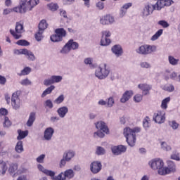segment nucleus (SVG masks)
<instances>
[{"instance_id":"obj_22","label":"nucleus","mask_w":180,"mask_h":180,"mask_svg":"<svg viewBox=\"0 0 180 180\" xmlns=\"http://www.w3.org/2000/svg\"><path fill=\"white\" fill-rule=\"evenodd\" d=\"M38 169L45 174V175H47L48 176H54L56 175V172H54L52 170H49L47 169H45L44 167L41 165H38Z\"/></svg>"},{"instance_id":"obj_17","label":"nucleus","mask_w":180,"mask_h":180,"mask_svg":"<svg viewBox=\"0 0 180 180\" xmlns=\"http://www.w3.org/2000/svg\"><path fill=\"white\" fill-rule=\"evenodd\" d=\"M153 120L155 122V123L161 124L165 122V117L161 114V111H158V112L154 113Z\"/></svg>"},{"instance_id":"obj_1","label":"nucleus","mask_w":180,"mask_h":180,"mask_svg":"<svg viewBox=\"0 0 180 180\" xmlns=\"http://www.w3.org/2000/svg\"><path fill=\"white\" fill-rule=\"evenodd\" d=\"M141 129L139 127H135L133 129L127 127L124 129V136L126 137L127 143L130 147H134L136 146V133H140Z\"/></svg>"},{"instance_id":"obj_43","label":"nucleus","mask_w":180,"mask_h":180,"mask_svg":"<svg viewBox=\"0 0 180 180\" xmlns=\"http://www.w3.org/2000/svg\"><path fill=\"white\" fill-rule=\"evenodd\" d=\"M94 139H98V137H99V139H103V137H105V132L98 130L94 133Z\"/></svg>"},{"instance_id":"obj_41","label":"nucleus","mask_w":180,"mask_h":180,"mask_svg":"<svg viewBox=\"0 0 180 180\" xmlns=\"http://www.w3.org/2000/svg\"><path fill=\"white\" fill-rule=\"evenodd\" d=\"M162 32H164V30L160 29L150 39L152 41H155L162 34Z\"/></svg>"},{"instance_id":"obj_56","label":"nucleus","mask_w":180,"mask_h":180,"mask_svg":"<svg viewBox=\"0 0 180 180\" xmlns=\"http://www.w3.org/2000/svg\"><path fill=\"white\" fill-rule=\"evenodd\" d=\"M20 84H21V85L27 86V85H32V82L29 79L26 78V79H22L20 82Z\"/></svg>"},{"instance_id":"obj_29","label":"nucleus","mask_w":180,"mask_h":180,"mask_svg":"<svg viewBox=\"0 0 180 180\" xmlns=\"http://www.w3.org/2000/svg\"><path fill=\"white\" fill-rule=\"evenodd\" d=\"M16 171H18V164L12 163L8 169V172L10 175H11L12 176H15V175L16 174Z\"/></svg>"},{"instance_id":"obj_25","label":"nucleus","mask_w":180,"mask_h":180,"mask_svg":"<svg viewBox=\"0 0 180 180\" xmlns=\"http://www.w3.org/2000/svg\"><path fill=\"white\" fill-rule=\"evenodd\" d=\"M8 171V165H6V162L4 160H0V175H5Z\"/></svg>"},{"instance_id":"obj_30","label":"nucleus","mask_w":180,"mask_h":180,"mask_svg":"<svg viewBox=\"0 0 180 180\" xmlns=\"http://www.w3.org/2000/svg\"><path fill=\"white\" fill-rule=\"evenodd\" d=\"M56 89V86L54 85H51L49 87L46 89L45 91H43L41 94V98H45V96H47V95H50Z\"/></svg>"},{"instance_id":"obj_24","label":"nucleus","mask_w":180,"mask_h":180,"mask_svg":"<svg viewBox=\"0 0 180 180\" xmlns=\"http://www.w3.org/2000/svg\"><path fill=\"white\" fill-rule=\"evenodd\" d=\"M34 120H36V112H32L30 113L29 119L27 122V126L28 127H32V126H33V123H34Z\"/></svg>"},{"instance_id":"obj_36","label":"nucleus","mask_w":180,"mask_h":180,"mask_svg":"<svg viewBox=\"0 0 180 180\" xmlns=\"http://www.w3.org/2000/svg\"><path fill=\"white\" fill-rule=\"evenodd\" d=\"M138 88L141 91H151V88H153V86L147 84H140L138 85Z\"/></svg>"},{"instance_id":"obj_47","label":"nucleus","mask_w":180,"mask_h":180,"mask_svg":"<svg viewBox=\"0 0 180 180\" xmlns=\"http://www.w3.org/2000/svg\"><path fill=\"white\" fill-rule=\"evenodd\" d=\"M169 126H170L171 128L173 129V130H176L178 127H179V124L176 122V121L173 120V121H169Z\"/></svg>"},{"instance_id":"obj_54","label":"nucleus","mask_w":180,"mask_h":180,"mask_svg":"<svg viewBox=\"0 0 180 180\" xmlns=\"http://www.w3.org/2000/svg\"><path fill=\"white\" fill-rule=\"evenodd\" d=\"M134 101L136 103H140L143 101V96L141 94H136L134 96Z\"/></svg>"},{"instance_id":"obj_26","label":"nucleus","mask_w":180,"mask_h":180,"mask_svg":"<svg viewBox=\"0 0 180 180\" xmlns=\"http://www.w3.org/2000/svg\"><path fill=\"white\" fill-rule=\"evenodd\" d=\"M24 56H26V57H27V60H29L30 61H34L36 60V56H34L33 52L27 49H25V50L24 51Z\"/></svg>"},{"instance_id":"obj_3","label":"nucleus","mask_w":180,"mask_h":180,"mask_svg":"<svg viewBox=\"0 0 180 180\" xmlns=\"http://www.w3.org/2000/svg\"><path fill=\"white\" fill-rule=\"evenodd\" d=\"M136 51L138 54L147 56L151 54V53H155L157 51V46L155 45H142Z\"/></svg>"},{"instance_id":"obj_55","label":"nucleus","mask_w":180,"mask_h":180,"mask_svg":"<svg viewBox=\"0 0 180 180\" xmlns=\"http://www.w3.org/2000/svg\"><path fill=\"white\" fill-rule=\"evenodd\" d=\"M161 147L165 151H170L171 146H168L165 142L161 143Z\"/></svg>"},{"instance_id":"obj_11","label":"nucleus","mask_w":180,"mask_h":180,"mask_svg":"<svg viewBox=\"0 0 180 180\" xmlns=\"http://www.w3.org/2000/svg\"><path fill=\"white\" fill-rule=\"evenodd\" d=\"M127 150V147L123 145H118L117 146H114L111 148V151L114 155H120V154H123V153H126Z\"/></svg>"},{"instance_id":"obj_10","label":"nucleus","mask_w":180,"mask_h":180,"mask_svg":"<svg viewBox=\"0 0 180 180\" xmlns=\"http://www.w3.org/2000/svg\"><path fill=\"white\" fill-rule=\"evenodd\" d=\"M90 171L92 174H98L102 171V162L99 161H94L90 164Z\"/></svg>"},{"instance_id":"obj_18","label":"nucleus","mask_w":180,"mask_h":180,"mask_svg":"<svg viewBox=\"0 0 180 180\" xmlns=\"http://www.w3.org/2000/svg\"><path fill=\"white\" fill-rule=\"evenodd\" d=\"M53 134H54V129H53V127H48L44 131V139L46 140V141H50Z\"/></svg>"},{"instance_id":"obj_48","label":"nucleus","mask_w":180,"mask_h":180,"mask_svg":"<svg viewBox=\"0 0 180 180\" xmlns=\"http://www.w3.org/2000/svg\"><path fill=\"white\" fill-rule=\"evenodd\" d=\"M16 44H18V46H30V42L25 39H20L16 42Z\"/></svg>"},{"instance_id":"obj_27","label":"nucleus","mask_w":180,"mask_h":180,"mask_svg":"<svg viewBox=\"0 0 180 180\" xmlns=\"http://www.w3.org/2000/svg\"><path fill=\"white\" fill-rule=\"evenodd\" d=\"M39 0H30L28 2L25 3V6H27L29 11H32L34 6L38 5Z\"/></svg>"},{"instance_id":"obj_33","label":"nucleus","mask_w":180,"mask_h":180,"mask_svg":"<svg viewBox=\"0 0 180 180\" xmlns=\"http://www.w3.org/2000/svg\"><path fill=\"white\" fill-rule=\"evenodd\" d=\"M47 26H49V24L46 21V20H42L40 21L38 25V30L41 32H44V30L47 28Z\"/></svg>"},{"instance_id":"obj_6","label":"nucleus","mask_w":180,"mask_h":180,"mask_svg":"<svg viewBox=\"0 0 180 180\" xmlns=\"http://www.w3.org/2000/svg\"><path fill=\"white\" fill-rule=\"evenodd\" d=\"M20 94H22L21 91H17L12 94L11 105L13 106V109L15 110H19V109H20V106L22 105L20 98H19Z\"/></svg>"},{"instance_id":"obj_60","label":"nucleus","mask_w":180,"mask_h":180,"mask_svg":"<svg viewBox=\"0 0 180 180\" xmlns=\"http://www.w3.org/2000/svg\"><path fill=\"white\" fill-rule=\"evenodd\" d=\"M45 106L49 109H53L54 105H53V101H51L50 99H48L45 101Z\"/></svg>"},{"instance_id":"obj_2","label":"nucleus","mask_w":180,"mask_h":180,"mask_svg":"<svg viewBox=\"0 0 180 180\" xmlns=\"http://www.w3.org/2000/svg\"><path fill=\"white\" fill-rule=\"evenodd\" d=\"M27 0H20L19 6L13 8H6L4 10L3 15H9L11 12L16 13H26L27 12V6H26Z\"/></svg>"},{"instance_id":"obj_16","label":"nucleus","mask_w":180,"mask_h":180,"mask_svg":"<svg viewBox=\"0 0 180 180\" xmlns=\"http://www.w3.org/2000/svg\"><path fill=\"white\" fill-rule=\"evenodd\" d=\"M111 51L116 57H122L123 56V48L119 44L114 45L111 49Z\"/></svg>"},{"instance_id":"obj_28","label":"nucleus","mask_w":180,"mask_h":180,"mask_svg":"<svg viewBox=\"0 0 180 180\" xmlns=\"http://www.w3.org/2000/svg\"><path fill=\"white\" fill-rule=\"evenodd\" d=\"M18 136H17V140H23L25 137H27L29 134V131H22V129L18 130Z\"/></svg>"},{"instance_id":"obj_5","label":"nucleus","mask_w":180,"mask_h":180,"mask_svg":"<svg viewBox=\"0 0 180 180\" xmlns=\"http://www.w3.org/2000/svg\"><path fill=\"white\" fill-rule=\"evenodd\" d=\"M110 73V70L107 67L106 64L103 65V68L98 67L96 69L95 75L98 79H105L109 74Z\"/></svg>"},{"instance_id":"obj_14","label":"nucleus","mask_w":180,"mask_h":180,"mask_svg":"<svg viewBox=\"0 0 180 180\" xmlns=\"http://www.w3.org/2000/svg\"><path fill=\"white\" fill-rule=\"evenodd\" d=\"M178 73L176 72H172L170 70H166L164 73L165 81H169V79L172 81H176Z\"/></svg>"},{"instance_id":"obj_35","label":"nucleus","mask_w":180,"mask_h":180,"mask_svg":"<svg viewBox=\"0 0 180 180\" xmlns=\"http://www.w3.org/2000/svg\"><path fill=\"white\" fill-rule=\"evenodd\" d=\"M95 154L96 155H105L106 154V150L102 146H97Z\"/></svg>"},{"instance_id":"obj_15","label":"nucleus","mask_w":180,"mask_h":180,"mask_svg":"<svg viewBox=\"0 0 180 180\" xmlns=\"http://www.w3.org/2000/svg\"><path fill=\"white\" fill-rule=\"evenodd\" d=\"M172 4H174L172 0H158L156 2L158 11H161L165 6H171Z\"/></svg>"},{"instance_id":"obj_20","label":"nucleus","mask_w":180,"mask_h":180,"mask_svg":"<svg viewBox=\"0 0 180 180\" xmlns=\"http://www.w3.org/2000/svg\"><path fill=\"white\" fill-rule=\"evenodd\" d=\"M57 113L61 119H64L68 113V107L67 106H62L57 110Z\"/></svg>"},{"instance_id":"obj_13","label":"nucleus","mask_w":180,"mask_h":180,"mask_svg":"<svg viewBox=\"0 0 180 180\" xmlns=\"http://www.w3.org/2000/svg\"><path fill=\"white\" fill-rule=\"evenodd\" d=\"M95 126L97 130H100L101 131L105 133V134H109V128L105 122L98 121L95 123Z\"/></svg>"},{"instance_id":"obj_49","label":"nucleus","mask_w":180,"mask_h":180,"mask_svg":"<svg viewBox=\"0 0 180 180\" xmlns=\"http://www.w3.org/2000/svg\"><path fill=\"white\" fill-rule=\"evenodd\" d=\"M48 8H49L50 11L52 12H56L58 9V5L57 4H48Z\"/></svg>"},{"instance_id":"obj_37","label":"nucleus","mask_w":180,"mask_h":180,"mask_svg":"<svg viewBox=\"0 0 180 180\" xmlns=\"http://www.w3.org/2000/svg\"><path fill=\"white\" fill-rule=\"evenodd\" d=\"M110 43H111L110 39L106 38L105 37H101L100 46H109Z\"/></svg>"},{"instance_id":"obj_58","label":"nucleus","mask_w":180,"mask_h":180,"mask_svg":"<svg viewBox=\"0 0 180 180\" xmlns=\"http://www.w3.org/2000/svg\"><path fill=\"white\" fill-rule=\"evenodd\" d=\"M4 127H10L11 126V121L8 117H4V122L3 124Z\"/></svg>"},{"instance_id":"obj_42","label":"nucleus","mask_w":180,"mask_h":180,"mask_svg":"<svg viewBox=\"0 0 180 180\" xmlns=\"http://www.w3.org/2000/svg\"><path fill=\"white\" fill-rule=\"evenodd\" d=\"M169 101H171V97H167L162 100V104H161L162 109H167V108H168L167 105Z\"/></svg>"},{"instance_id":"obj_53","label":"nucleus","mask_w":180,"mask_h":180,"mask_svg":"<svg viewBox=\"0 0 180 180\" xmlns=\"http://www.w3.org/2000/svg\"><path fill=\"white\" fill-rule=\"evenodd\" d=\"M64 102V96L63 94L60 95L55 101L54 103L57 105H60V103H63Z\"/></svg>"},{"instance_id":"obj_63","label":"nucleus","mask_w":180,"mask_h":180,"mask_svg":"<svg viewBox=\"0 0 180 180\" xmlns=\"http://www.w3.org/2000/svg\"><path fill=\"white\" fill-rule=\"evenodd\" d=\"M26 49H14L13 53L14 54H16L17 56H20V54H25V50Z\"/></svg>"},{"instance_id":"obj_8","label":"nucleus","mask_w":180,"mask_h":180,"mask_svg":"<svg viewBox=\"0 0 180 180\" xmlns=\"http://www.w3.org/2000/svg\"><path fill=\"white\" fill-rule=\"evenodd\" d=\"M149 165H150L152 169H158V174H159V175H161L160 171H164L165 169L164 162L161 159H155L150 162Z\"/></svg>"},{"instance_id":"obj_50","label":"nucleus","mask_w":180,"mask_h":180,"mask_svg":"<svg viewBox=\"0 0 180 180\" xmlns=\"http://www.w3.org/2000/svg\"><path fill=\"white\" fill-rule=\"evenodd\" d=\"M63 175H64V172H61L60 173L58 176H51V179L52 180H65V178L63 176Z\"/></svg>"},{"instance_id":"obj_32","label":"nucleus","mask_w":180,"mask_h":180,"mask_svg":"<svg viewBox=\"0 0 180 180\" xmlns=\"http://www.w3.org/2000/svg\"><path fill=\"white\" fill-rule=\"evenodd\" d=\"M15 150L18 154L23 153V142L22 141H20L16 143Z\"/></svg>"},{"instance_id":"obj_9","label":"nucleus","mask_w":180,"mask_h":180,"mask_svg":"<svg viewBox=\"0 0 180 180\" xmlns=\"http://www.w3.org/2000/svg\"><path fill=\"white\" fill-rule=\"evenodd\" d=\"M176 171V166L172 160H167V167H165L164 170L160 171V175H167L171 172H175Z\"/></svg>"},{"instance_id":"obj_40","label":"nucleus","mask_w":180,"mask_h":180,"mask_svg":"<svg viewBox=\"0 0 180 180\" xmlns=\"http://www.w3.org/2000/svg\"><path fill=\"white\" fill-rule=\"evenodd\" d=\"M23 32V24L18 22L15 25V33L20 34Z\"/></svg>"},{"instance_id":"obj_52","label":"nucleus","mask_w":180,"mask_h":180,"mask_svg":"<svg viewBox=\"0 0 180 180\" xmlns=\"http://www.w3.org/2000/svg\"><path fill=\"white\" fill-rule=\"evenodd\" d=\"M52 78V81L53 82V84H56V82H61V81L63 80V77L61 76H51Z\"/></svg>"},{"instance_id":"obj_64","label":"nucleus","mask_w":180,"mask_h":180,"mask_svg":"<svg viewBox=\"0 0 180 180\" xmlns=\"http://www.w3.org/2000/svg\"><path fill=\"white\" fill-rule=\"evenodd\" d=\"M101 34H102V37H105L106 39H108V37H110L112 34L110 33V31H103Z\"/></svg>"},{"instance_id":"obj_61","label":"nucleus","mask_w":180,"mask_h":180,"mask_svg":"<svg viewBox=\"0 0 180 180\" xmlns=\"http://www.w3.org/2000/svg\"><path fill=\"white\" fill-rule=\"evenodd\" d=\"M96 6L99 11H103L105 8V4L102 1H98L96 3Z\"/></svg>"},{"instance_id":"obj_21","label":"nucleus","mask_w":180,"mask_h":180,"mask_svg":"<svg viewBox=\"0 0 180 180\" xmlns=\"http://www.w3.org/2000/svg\"><path fill=\"white\" fill-rule=\"evenodd\" d=\"M75 157V151L72 150H69L64 153L63 158L67 160V162H70V160H72Z\"/></svg>"},{"instance_id":"obj_12","label":"nucleus","mask_w":180,"mask_h":180,"mask_svg":"<svg viewBox=\"0 0 180 180\" xmlns=\"http://www.w3.org/2000/svg\"><path fill=\"white\" fill-rule=\"evenodd\" d=\"M100 22L103 26L106 25H112V23H115V17L110 14L105 15L100 19Z\"/></svg>"},{"instance_id":"obj_31","label":"nucleus","mask_w":180,"mask_h":180,"mask_svg":"<svg viewBox=\"0 0 180 180\" xmlns=\"http://www.w3.org/2000/svg\"><path fill=\"white\" fill-rule=\"evenodd\" d=\"M68 44H69L70 50H78V48L79 47V44H78L77 42L74 41V39H70L68 41Z\"/></svg>"},{"instance_id":"obj_46","label":"nucleus","mask_w":180,"mask_h":180,"mask_svg":"<svg viewBox=\"0 0 180 180\" xmlns=\"http://www.w3.org/2000/svg\"><path fill=\"white\" fill-rule=\"evenodd\" d=\"M162 89L167 91V92H174L175 91V87L172 84L165 85L163 86Z\"/></svg>"},{"instance_id":"obj_44","label":"nucleus","mask_w":180,"mask_h":180,"mask_svg":"<svg viewBox=\"0 0 180 180\" xmlns=\"http://www.w3.org/2000/svg\"><path fill=\"white\" fill-rule=\"evenodd\" d=\"M31 72L32 68H30V67H26L21 71V73H20L18 75L20 77H22V75H29Z\"/></svg>"},{"instance_id":"obj_7","label":"nucleus","mask_w":180,"mask_h":180,"mask_svg":"<svg viewBox=\"0 0 180 180\" xmlns=\"http://www.w3.org/2000/svg\"><path fill=\"white\" fill-rule=\"evenodd\" d=\"M154 11H158V8L157 7V3L155 4H151L148 3L145 5L143 11L142 16L143 18H147V16H150V15H153Z\"/></svg>"},{"instance_id":"obj_59","label":"nucleus","mask_w":180,"mask_h":180,"mask_svg":"<svg viewBox=\"0 0 180 180\" xmlns=\"http://www.w3.org/2000/svg\"><path fill=\"white\" fill-rule=\"evenodd\" d=\"M10 33H11V34L13 35V37H14V39H15V40H19V39H20V37H22V35H19V34H16V32H15V30H10Z\"/></svg>"},{"instance_id":"obj_19","label":"nucleus","mask_w":180,"mask_h":180,"mask_svg":"<svg viewBox=\"0 0 180 180\" xmlns=\"http://www.w3.org/2000/svg\"><path fill=\"white\" fill-rule=\"evenodd\" d=\"M133 96L132 91H126L120 98L121 103H126Z\"/></svg>"},{"instance_id":"obj_34","label":"nucleus","mask_w":180,"mask_h":180,"mask_svg":"<svg viewBox=\"0 0 180 180\" xmlns=\"http://www.w3.org/2000/svg\"><path fill=\"white\" fill-rule=\"evenodd\" d=\"M168 61L169 63V64L171 65H178L179 63V59H176L175 58V57L172 56H168Z\"/></svg>"},{"instance_id":"obj_45","label":"nucleus","mask_w":180,"mask_h":180,"mask_svg":"<svg viewBox=\"0 0 180 180\" xmlns=\"http://www.w3.org/2000/svg\"><path fill=\"white\" fill-rule=\"evenodd\" d=\"M158 25L162 26L164 29H167V27H169V23L165 21V20H161L158 22Z\"/></svg>"},{"instance_id":"obj_4","label":"nucleus","mask_w":180,"mask_h":180,"mask_svg":"<svg viewBox=\"0 0 180 180\" xmlns=\"http://www.w3.org/2000/svg\"><path fill=\"white\" fill-rule=\"evenodd\" d=\"M56 34L51 35L50 39L53 43L63 41V38L67 36V31L64 28H58L55 30Z\"/></svg>"},{"instance_id":"obj_62","label":"nucleus","mask_w":180,"mask_h":180,"mask_svg":"<svg viewBox=\"0 0 180 180\" xmlns=\"http://www.w3.org/2000/svg\"><path fill=\"white\" fill-rule=\"evenodd\" d=\"M107 105L108 108H112L115 105V100L112 97L108 98Z\"/></svg>"},{"instance_id":"obj_23","label":"nucleus","mask_w":180,"mask_h":180,"mask_svg":"<svg viewBox=\"0 0 180 180\" xmlns=\"http://www.w3.org/2000/svg\"><path fill=\"white\" fill-rule=\"evenodd\" d=\"M63 175L65 180H70L74 178L75 174L74 173V170H72V169H69L64 172Z\"/></svg>"},{"instance_id":"obj_51","label":"nucleus","mask_w":180,"mask_h":180,"mask_svg":"<svg viewBox=\"0 0 180 180\" xmlns=\"http://www.w3.org/2000/svg\"><path fill=\"white\" fill-rule=\"evenodd\" d=\"M141 68L148 69L151 68V65L148 62H141L139 64Z\"/></svg>"},{"instance_id":"obj_57","label":"nucleus","mask_w":180,"mask_h":180,"mask_svg":"<svg viewBox=\"0 0 180 180\" xmlns=\"http://www.w3.org/2000/svg\"><path fill=\"white\" fill-rule=\"evenodd\" d=\"M53 79L51 77V78L49 79H46L44 81V85H45V86H49V85H53Z\"/></svg>"},{"instance_id":"obj_38","label":"nucleus","mask_w":180,"mask_h":180,"mask_svg":"<svg viewBox=\"0 0 180 180\" xmlns=\"http://www.w3.org/2000/svg\"><path fill=\"white\" fill-rule=\"evenodd\" d=\"M70 51H71V49L70 48V44L67 42L60 52L61 53V54H68Z\"/></svg>"},{"instance_id":"obj_39","label":"nucleus","mask_w":180,"mask_h":180,"mask_svg":"<svg viewBox=\"0 0 180 180\" xmlns=\"http://www.w3.org/2000/svg\"><path fill=\"white\" fill-rule=\"evenodd\" d=\"M43 33H44V32L38 30V32L34 34L37 41H41V40H43V37H44Z\"/></svg>"}]
</instances>
